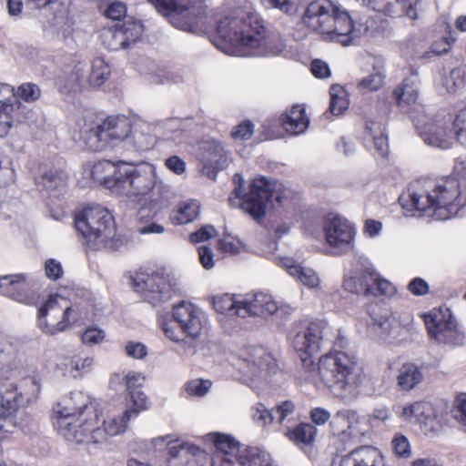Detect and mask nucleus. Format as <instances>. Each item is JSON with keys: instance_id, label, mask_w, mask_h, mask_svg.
<instances>
[{"instance_id": "c85d7f7f", "label": "nucleus", "mask_w": 466, "mask_h": 466, "mask_svg": "<svg viewBox=\"0 0 466 466\" xmlns=\"http://www.w3.org/2000/svg\"><path fill=\"white\" fill-rule=\"evenodd\" d=\"M360 274L362 283H366L367 287L371 289V292H366V296H390L395 292L394 286L389 280L380 278L372 267L364 268Z\"/></svg>"}, {"instance_id": "79ce46f5", "label": "nucleus", "mask_w": 466, "mask_h": 466, "mask_svg": "<svg viewBox=\"0 0 466 466\" xmlns=\"http://www.w3.org/2000/svg\"><path fill=\"white\" fill-rule=\"evenodd\" d=\"M100 39L103 46L109 50L116 51L127 48L118 25L104 29L101 32Z\"/></svg>"}, {"instance_id": "c03bdc74", "label": "nucleus", "mask_w": 466, "mask_h": 466, "mask_svg": "<svg viewBox=\"0 0 466 466\" xmlns=\"http://www.w3.org/2000/svg\"><path fill=\"white\" fill-rule=\"evenodd\" d=\"M427 403L428 402L425 401L407 403L405 405L399 406L396 413L403 420L419 422L420 417L423 415Z\"/></svg>"}, {"instance_id": "7ed1b4c3", "label": "nucleus", "mask_w": 466, "mask_h": 466, "mask_svg": "<svg viewBox=\"0 0 466 466\" xmlns=\"http://www.w3.org/2000/svg\"><path fill=\"white\" fill-rule=\"evenodd\" d=\"M410 198V206L419 216L446 220L466 207V181L460 183L455 178H448L431 192H412Z\"/></svg>"}, {"instance_id": "dca6fc26", "label": "nucleus", "mask_w": 466, "mask_h": 466, "mask_svg": "<svg viewBox=\"0 0 466 466\" xmlns=\"http://www.w3.org/2000/svg\"><path fill=\"white\" fill-rule=\"evenodd\" d=\"M452 121L451 116L438 117L421 127L417 125V128L427 145L447 149L451 147L453 140Z\"/></svg>"}, {"instance_id": "0e129e2a", "label": "nucleus", "mask_w": 466, "mask_h": 466, "mask_svg": "<svg viewBox=\"0 0 466 466\" xmlns=\"http://www.w3.org/2000/svg\"><path fill=\"white\" fill-rule=\"evenodd\" d=\"M212 382L210 380H194L187 384V392L191 396H204L211 388Z\"/></svg>"}, {"instance_id": "f8f14e48", "label": "nucleus", "mask_w": 466, "mask_h": 466, "mask_svg": "<svg viewBox=\"0 0 466 466\" xmlns=\"http://www.w3.org/2000/svg\"><path fill=\"white\" fill-rule=\"evenodd\" d=\"M329 329V327L326 321H315L309 323L304 331L299 332L294 337L293 347L306 368L313 365L314 355L320 350L324 342L329 339L326 338Z\"/></svg>"}, {"instance_id": "c756f323", "label": "nucleus", "mask_w": 466, "mask_h": 466, "mask_svg": "<svg viewBox=\"0 0 466 466\" xmlns=\"http://www.w3.org/2000/svg\"><path fill=\"white\" fill-rule=\"evenodd\" d=\"M280 123L286 132L299 135L308 128L309 119L305 114V108L300 105H295L280 116Z\"/></svg>"}, {"instance_id": "a211bd4d", "label": "nucleus", "mask_w": 466, "mask_h": 466, "mask_svg": "<svg viewBox=\"0 0 466 466\" xmlns=\"http://www.w3.org/2000/svg\"><path fill=\"white\" fill-rule=\"evenodd\" d=\"M54 411L56 417L91 415L94 418L98 413L96 401L83 391L71 392L56 404Z\"/></svg>"}, {"instance_id": "58836bf2", "label": "nucleus", "mask_w": 466, "mask_h": 466, "mask_svg": "<svg viewBox=\"0 0 466 466\" xmlns=\"http://www.w3.org/2000/svg\"><path fill=\"white\" fill-rule=\"evenodd\" d=\"M118 27L123 35L127 48L139 40L144 32L141 22L132 18H128L122 25H118Z\"/></svg>"}, {"instance_id": "6e6552de", "label": "nucleus", "mask_w": 466, "mask_h": 466, "mask_svg": "<svg viewBox=\"0 0 466 466\" xmlns=\"http://www.w3.org/2000/svg\"><path fill=\"white\" fill-rule=\"evenodd\" d=\"M156 10L177 28L195 32L202 14L200 5L192 0H148Z\"/></svg>"}, {"instance_id": "09e8293b", "label": "nucleus", "mask_w": 466, "mask_h": 466, "mask_svg": "<svg viewBox=\"0 0 466 466\" xmlns=\"http://www.w3.org/2000/svg\"><path fill=\"white\" fill-rule=\"evenodd\" d=\"M399 105H410L416 102L418 91L413 87V83L409 79L404 80L401 86L394 91Z\"/></svg>"}, {"instance_id": "423d86ee", "label": "nucleus", "mask_w": 466, "mask_h": 466, "mask_svg": "<svg viewBox=\"0 0 466 466\" xmlns=\"http://www.w3.org/2000/svg\"><path fill=\"white\" fill-rule=\"evenodd\" d=\"M234 181L239 183L238 187L234 189L235 198L239 199L243 211L256 220H259L265 216L266 207L270 199H275L279 205H282L290 195V191L284 188L282 184L277 181L270 182L264 177L253 179L249 186V191L246 194H243L244 181L241 175L236 174Z\"/></svg>"}, {"instance_id": "f257e3e1", "label": "nucleus", "mask_w": 466, "mask_h": 466, "mask_svg": "<svg viewBox=\"0 0 466 466\" xmlns=\"http://www.w3.org/2000/svg\"><path fill=\"white\" fill-rule=\"evenodd\" d=\"M264 32L259 15L248 8L236 7L228 11L218 21L217 34L221 42L218 47L229 55L245 56L248 47H258Z\"/></svg>"}, {"instance_id": "de8ad7c7", "label": "nucleus", "mask_w": 466, "mask_h": 466, "mask_svg": "<svg viewBox=\"0 0 466 466\" xmlns=\"http://www.w3.org/2000/svg\"><path fill=\"white\" fill-rule=\"evenodd\" d=\"M251 417L253 421L260 427H267L276 421V416L273 410H269L262 403H257L251 409Z\"/></svg>"}, {"instance_id": "aec40b11", "label": "nucleus", "mask_w": 466, "mask_h": 466, "mask_svg": "<svg viewBox=\"0 0 466 466\" xmlns=\"http://www.w3.org/2000/svg\"><path fill=\"white\" fill-rule=\"evenodd\" d=\"M206 438L215 447V451L211 458V465L232 466L235 455L242 448L238 442L232 437L221 433H211L207 435Z\"/></svg>"}, {"instance_id": "c9c22d12", "label": "nucleus", "mask_w": 466, "mask_h": 466, "mask_svg": "<svg viewBox=\"0 0 466 466\" xmlns=\"http://www.w3.org/2000/svg\"><path fill=\"white\" fill-rule=\"evenodd\" d=\"M200 211V206L196 200L182 202L170 215L174 225H184L194 221Z\"/></svg>"}, {"instance_id": "4d7b16f0", "label": "nucleus", "mask_w": 466, "mask_h": 466, "mask_svg": "<svg viewBox=\"0 0 466 466\" xmlns=\"http://www.w3.org/2000/svg\"><path fill=\"white\" fill-rule=\"evenodd\" d=\"M383 79L381 73H372L359 82L358 88L362 92L376 91L383 86Z\"/></svg>"}, {"instance_id": "680f3d73", "label": "nucleus", "mask_w": 466, "mask_h": 466, "mask_svg": "<svg viewBox=\"0 0 466 466\" xmlns=\"http://www.w3.org/2000/svg\"><path fill=\"white\" fill-rule=\"evenodd\" d=\"M343 285L345 289L351 293L363 294L366 296V292H371V289L367 287V284H363L362 280H360V274L345 279Z\"/></svg>"}, {"instance_id": "ddd939ff", "label": "nucleus", "mask_w": 466, "mask_h": 466, "mask_svg": "<svg viewBox=\"0 0 466 466\" xmlns=\"http://www.w3.org/2000/svg\"><path fill=\"white\" fill-rule=\"evenodd\" d=\"M429 336L439 343L459 345L464 338L457 329L455 319L449 309H434L425 315Z\"/></svg>"}, {"instance_id": "052dcab7", "label": "nucleus", "mask_w": 466, "mask_h": 466, "mask_svg": "<svg viewBox=\"0 0 466 466\" xmlns=\"http://www.w3.org/2000/svg\"><path fill=\"white\" fill-rule=\"evenodd\" d=\"M276 416V421L283 423L286 420H290L295 411V404L291 400H285L273 409Z\"/></svg>"}, {"instance_id": "9b49d317", "label": "nucleus", "mask_w": 466, "mask_h": 466, "mask_svg": "<svg viewBox=\"0 0 466 466\" xmlns=\"http://www.w3.org/2000/svg\"><path fill=\"white\" fill-rule=\"evenodd\" d=\"M119 172L122 177L116 194L138 198L139 200L147 196L157 181L155 168L151 165L134 167L122 163Z\"/></svg>"}, {"instance_id": "2eb2a0df", "label": "nucleus", "mask_w": 466, "mask_h": 466, "mask_svg": "<svg viewBox=\"0 0 466 466\" xmlns=\"http://www.w3.org/2000/svg\"><path fill=\"white\" fill-rule=\"evenodd\" d=\"M99 414L92 418L91 415L81 417L82 431L66 429L68 425L62 422L63 437L68 442L76 444H85L86 446H96L106 442V432L99 426Z\"/></svg>"}, {"instance_id": "603ef678", "label": "nucleus", "mask_w": 466, "mask_h": 466, "mask_svg": "<svg viewBox=\"0 0 466 466\" xmlns=\"http://www.w3.org/2000/svg\"><path fill=\"white\" fill-rule=\"evenodd\" d=\"M24 390L20 393H15L13 397H16L19 406L24 402H30L36 398L40 391V385L35 379H27L24 381Z\"/></svg>"}, {"instance_id": "5701e85b", "label": "nucleus", "mask_w": 466, "mask_h": 466, "mask_svg": "<svg viewBox=\"0 0 466 466\" xmlns=\"http://www.w3.org/2000/svg\"><path fill=\"white\" fill-rule=\"evenodd\" d=\"M121 165L122 163L116 165L109 160H101L93 165L90 175L94 181L116 194L122 177L119 172Z\"/></svg>"}, {"instance_id": "e433bc0d", "label": "nucleus", "mask_w": 466, "mask_h": 466, "mask_svg": "<svg viewBox=\"0 0 466 466\" xmlns=\"http://www.w3.org/2000/svg\"><path fill=\"white\" fill-rule=\"evenodd\" d=\"M330 102L329 109L324 113L326 119H330V116H339L348 109L349 101L346 97V91L340 86H332L330 87Z\"/></svg>"}, {"instance_id": "e2e57ef3", "label": "nucleus", "mask_w": 466, "mask_h": 466, "mask_svg": "<svg viewBox=\"0 0 466 466\" xmlns=\"http://www.w3.org/2000/svg\"><path fill=\"white\" fill-rule=\"evenodd\" d=\"M254 133V124L249 120H245L236 126L231 132V137L235 140L249 139Z\"/></svg>"}, {"instance_id": "f704fd0d", "label": "nucleus", "mask_w": 466, "mask_h": 466, "mask_svg": "<svg viewBox=\"0 0 466 466\" xmlns=\"http://www.w3.org/2000/svg\"><path fill=\"white\" fill-rule=\"evenodd\" d=\"M397 385L402 390H411L423 380V373L419 366L412 362H406L399 369Z\"/></svg>"}, {"instance_id": "8fccbe9b", "label": "nucleus", "mask_w": 466, "mask_h": 466, "mask_svg": "<svg viewBox=\"0 0 466 466\" xmlns=\"http://www.w3.org/2000/svg\"><path fill=\"white\" fill-rule=\"evenodd\" d=\"M41 183L47 190H55L66 186V176L62 171L49 170L43 174Z\"/></svg>"}, {"instance_id": "a18cd8bd", "label": "nucleus", "mask_w": 466, "mask_h": 466, "mask_svg": "<svg viewBox=\"0 0 466 466\" xmlns=\"http://www.w3.org/2000/svg\"><path fill=\"white\" fill-rule=\"evenodd\" d=\"M239 301L240 300H236L230 295H224L214 299V308L218 312L222 314H229L232 310H235L237 315L245 318L243 308Z\"/></svg>"}, {"instance_id": "20e7f679", "label": "nucleus", "mask_w": 466, "mask_h": 466, "mask_svg": "<svg viewBox=\"0 0 466 466\" xmlns=\"http://www.w3.org/2000/svg\"><path fill=\"white\" fill-rule=\"evenodd\" d=\"M75 227L91 248L111 250L118 248L114 218L99 205L88 206L77 212L75 215Z\"/></svg>"}, {"instance_id": "774afa93", "label": "nucleus", "mask_w": 466, "mask_h": 466, "mask_svg": "<svg viewBox=\"0 0 466 466\" xmlns=\"http://www.w3.org/2000/svg\"><path fill=\"white\" fill-rule=\"evenodd\" d=\"M240 241L235 239L231 236H227L218 240L217 248L222 252L229 254H237L240 250Z\"/></svg>"}, {"instance_id": "864d4df0", "label": "nucleus", "mask_w": 466, "mask_h": 466, "mask_svg": "<svg viewBox=\"0 0 466 466\" xmlns=\"http://www.w3.org/2000/svg\"><path fill=\"white\" fill-rule=\"evenodd\" d=\"M453 139L466 147V108L459 112L452 121Z\"/></svg>"}, {"instance_id": "bb28decb", "label": "nucleus", "mask_w": 466, "mask_h": 466, "mask_svg": "<svg viewBox=\"0 0 466 466\" xmlns=\"http://www.w3.org/2000/svg\"><path fill=\"white\" fill-rule=\"evenodd\" d=\"M243 314L248 315H272L279 310L277 303L268 294L258 292L251 298L240 299Z\"/></svg>"}, {"instance_id": "72a5a7b5", "label": "nucleus", "mask_w": 466, "mask_h": 466, "mask_svg": "<svg viewBox=\"0 0 466 466\" xmlns=\"http://www.w3.org/2000/svg\"><path fill=\"white\" fill-rule=\"evenodd\" d=\"M146 377L141 373L129 372L126 376V384L130 400L133 403L132 408L138 410V411L144 410L147 408V398L146 394L140 390V388L145 384Z\"/></svg>"}, {"instance_id": "69168bd1", "label": "nucleus", "mask_w": 466, "mask_h": 466, "mask_svg": "<svg viewBox=\"0 0 466 466\" xmlns=\"http://www.w3.org/2000/svg\"><path fill=\"white\" fill-rule=\"evenodd\" d=\"M45 274L52 280L61 279L64 274L61 263L55 258H48L45 262Z\"/></svg>"}, {"instance_id": "1a4fd4ad", "label": "nucleus", "mask_w": 466, "mask_h": 466, "mask_svg": "<svg viewBox=\"0 0 466 466\" xmlns=\"http://www.w3.org/2000/svg\"><path fill=\"white\" fill-rule=\"evenodd\" d=\"M131 133V122L124 116H108L87 133L86 140L91 150L101 151L108 146L126 142Z\"/></svg>"}, {"instance_id": "338daca9", "label": "nucleus", "mask_w": 466, "mask_h": 466, "mask_svg": "<svg viewBox=\"0 0 466 466\" xmlns=\"http://www.w3.org/2000/svg\"><path fill=\"white\" fill-rule=\"evenodd\" d=\"M82 341L86 345H96L102 342L105 339V331L98 328H88L82 334Z\"/></svg>"}, {"instance_id": "5fc2aeb1", "label": "nucleus", "mask_w": 466, "mask_h": 466, "mask_svg": "<svg viewBox=\"0 0 466 466\" xmlns=\"http://www.w3.org/2000/svg\"><path fill=\"white\" fill-rule=\"evenodd\" d=\"M17 109L18 107H14L12 105H7L5 107H3V105L0 106V137H5L9 132Z\"/></svg>"}, {"instance_id": "9d476101", "label": "nucleus", "mask_w": 466, "mask_h": 466, "mask_svg": "<svg viewBox=\"0 0 466 466\" xmlns=\"http://www.w3.org/2000/svg\"><path fill=\"white\" fill-rule=\"evenodd\" d=\"M73 309L68 300L60 295H51L38 310V326L46 334L64 331L71 321Z\"/></svg>"}, {"instance_id": "4be33fe9", "label": "nucleus", "mask_w": 466, "mask_h": 466, "mask_svg": "<svg viewBox=\"0 0 466 466\" xmlns=\"http://www.w3.org/2000/svg\"><path fill=\"white\" fill-rule=\"evenodd\" d=\"M361 5L370 6L374 10H383L391 16L407 15L410 19L417 18L415 5L417 0H356Z\"/></svg>"}, {"instance_id": "2f4dec72", "label": "nucleus", "mask_w": 466, "mask_h": 466, "mask_svg": "<svg viewBox=\"0 0 466 466\" xmlns=\"http://www.w3.org/2000/svg\"><path fill=\"white\" fill-rule=\"evenodd\" d=\"M172 195L169 186L157 179L150 191L145 197V205L156 214L169 206Z\"/></svg>"}, {"instance_id": "393cba45", "label": "nucleus", "mask_w": 466, "mask_h": 466, "mask_svg": "<svg viewBox=\"0 0 466 466\" xmlns=\"http://www.w3.org/2000/svg\"><path fill=\"white\" fill-rule=\"evenodd\" d=\"M358 415L354 410H341L333 416L329 425L335 436L342 441H347L358 436Z\"/></svg>"}, {"instance_id": "b1692460", "label": "nucleus", "mask_w": 466, "mask_h": 466, "mask_svg": "<svg viewBox=\"0 0 466 466\" xmlns=\"http://www.w3.org/2000/svg\"><path fill=\"white\" fill-rule=\"evenodd\" d=\"M250 367V373L259 376L261 373L269 374L275 372L277 362L274 357L263 347H250L248 349L245 359Z\"/></svg>"}, {"instance_id": "a878e982", "label": "nucleus", "mask_w": 466, "mask_h": 466, "mask_svg": "<svg viewBox=\"0 0 466 466\" xmlns=\"http://www.w3.org/2000/svg\"><path fill=\"white\" fill-rule=\"evenodd\" d=\"M167 441L169 457L167 459L168 466H176V461H183L186 457L192 458L199 453V447L188 443L181 442L178 440H172L169 435L159 437L153 440V443L157 446L158 443Z\"/></svg>"}, {"instance_id": "6ab92c4d", "label": "nucleus", "mask_w": 466, "mask_h": 466, "mask_svg": "<svg viewBox=\"0 0 466 466\" xmlns=\"http://www.w3.org/2000/svg\"><path fill=\"white\" fill-rule=\"evenodd\" d=\"M200 159L202 173L210 179H216L219 170L227 167L228 158L223 145L216 140L205 142L201 147Z\"/></svg>"}, {"instance_id": "cd10ccee", "label": "nucleus", "mask_w": 466, "mask_h": 466, "mask_svg": "<svg viewBox=\"0 0 466 466\" xmlns=\"http://www.w3.org/2000/svg\"><path fill=\"white\" fill-rule=\"evenodd\" d=\"M266 29L264 28V32L258 36L259 38L258 47H248V50L245 52L246 56L268 55L278 56L282 53L286 45L280 34L279 32L272 31L267 35H264Z\"/></svg>"}, {"instance_id": "13d9d810", "label": "nucleus", "mask_w": 466, "mask_h": 466, "mask_svg": "<svg viewBox=\"0 0 466 466\" xmlns=\"http://www.w3.org/2000/svg\"><path fill=\"white\" fill-rule=\"evenodd\" d=\"M40 88L32 83H25L17 89V97L24 99L26 102H34L40 96Z\"/></svg>"}, {"instance_id": "37998d69", "label": "nucleus", "mask_w": 466, "mask_h": 466, "mask_svg": "<svg viewBox=\"0 0 466 466\" xmlns=\"http://www.w3.org/2000/svg\"><path fill=\"white\" fill-rule=\"evenodd\" d=\"M110 67L101 57L92 61L91 72L88 76L89 84L93 86H102L110 75Z\"/></svg>"}, {"instance_id": "49530a36", "label": "nucleus", "mask_w": 466, "mask_h": 466, "mask_svg": "<svg viewBox=\"0 0 466 466\" xmlns=\"http://www.w3.org/2000/svg\"><path fill=\"white\" fill-rule=\"evenodd\" d=\"M125 146L137 151H146L153 146V138L137 129L131 130L125 142Z\"/></svg>"}, {"instance_id": "412c9836", "label": "nucleus", "mask_w": 466, "mask_h": 466, "mask_svg": "<svg viewBox=\"0 0 466 466\" xmlns=\"http://www.w3.org/2000/svg\"><path fill=\"white\" fill-rule=\"evenodd\" d=\"M0 293L14 300L25 304H33L34 296L24 275H7L0 277Z\"/></svg>"}, {"instance_id": "39448f33", "label": "nucleus", "mask_w": 466, "mask_h": 466, "mask_svg": "<svg viewBox=\"0 0 466 466\" xmlns=\"http://www.w3.org/2000/svg\"><path fill=\"white\" fill-rule=\"evenodd\" d=\"M357 363L353 356L337 351L319 360V375L330 391L339 398L351 395L358 385Z\"/></svg>"}, {"instance_id": "f3484780", "label": "nucleus", "mask_w": 466, "mask_h": 466, "mask_svg": "<svg viewBox=\"0 0 466 466\" xmlns=\"http://www.w3.org/2000/svg\"><path fill=\"white\" fill-rule=\"evenodd\" d=\"M323 230L325 239L331 248L345 251L351 247L355 231L347 219L330 215L324 222Z\"/></svg>"}, {"instance_id": "3c124183", "label": "nucleus", "mask_w": 466, "mask_h": 466, "mask_svg": "<svg viewBox=\"0 0 466 466\" xmlns=\"http://www.w3.org/2000/svg\"><path fill=\"white\" fill-rule=\"evenodd\" d=\"M391 448L393 453L398 458L408 459L411 457V447L408 438L401 434L396 433L391 441Z\"/></svg>"}, {"instance_id": "a19ab883", "label": "nucleus", "mask_w": 466, "mask_h": 466, "mask_svg": "<svg viewBox=\"0 0 466 466\" xmlns=\"http://www.w3.org/2000/svg\"><path fill=\"white\" fill-rule=\"evenodd\" d=\"M426 434H437L441 430V420L431 403H427L419 422Z\"/></svg>"}, {"instance_id": "0eeeda50", "label": "nucleus", "mask_w": 466, "mask_h": 466, "mask_svg": "<svg viewBox=\"0 0 466 466\" xmlns=\"http://www.w3.org/2000/svg\"><path fill=\"white\" fill-rule=\"evenodd\" d=\"M173 319V321L163 323L164 333L195 353L196 339L203 328L202 312L191 303L182 301L174 307Z\"/></svg>"}, {"instance_id": "f03ea898", "label": "nucleus", "mask_w": 466, "mask_h": 466, "mask_svg": "<svg viewBox=\"0 0 466 466\" xmlns=\"http://www.w3.org/2000/svg\"><path fill=\"white\" fill-rule=\"evenodd\" d=\"M302 21L306 26L320 34L324 40L349 46L358 36V30L348 12L340 10L329 0H315L307 6Z\"/></svg>"}, {"instance_id": "4c0bfd02", "label": "nucleus", "mask_w": 466, "mask_h": 466, "mask_svg": "<svg viewBox=\"0 0 466 466\" xmlns=\"http://www.w3.org/2000/svg\"><path fill=\"white\" fill-rule=\"evenodd\" d=\"M139 412L140 411H138V410L131 408L127 409L121 417H115L108 420H104L103 427L101 428L106 432V441H107L108 436H116L124 432L127 429V421L132 418L137 417Z\"/></svg>"}, {"instance_id": "6e6d98bb", "label": "nucleus", "mask_w": 466, "mask_h": 466, "mask_svg": "<svg viewBox=\"0 0 466 466\" xmlns=\"http://www.w3.org/2000/svg\"><path fill=\"white\" fill-rule=\"evenodd\" d=\"M19 404L16 397H4L0 394V420H12L18 410Z\"/></svg>"}, {"instance_id": "4468645a", "label": "nucleus", "mask_w": 466, "mask_h": 466, "mask_svg": "<svg viewBox=\"0 0 466 466\" xmlns=\"http://www.w3.org/2000/svg\"><path fill=\"white\" fill-rule=\"evenodd\" d=\"M134 287L153 306L171 298V286L162 274L137 273L134 278Z\"/></svg>"}, {"instance_id": "ea45409f", "label": "nucleus", "mask_w": 466, "mask_h": 466, "mask_svg": "<svg viewBox=\"0 0 466 466\" xmlns=\"http://www.w3.org/2000/svg\"><path fill=\"white\" fill-rule=\"evenodd\" d=\"M317 433L316 428L310 423H300L293 430H289L286 436L296 443L309 444L313 441Z\"/></svg>"}, {"instance_id": "7c9ffc66", "label": "nucleus", "mask_w": 466, "mask_h": 466, "mask_svg": "<svg viewBox=\"0 0 466 466\" xmlns=\"http://www.w3.org/2000/svg\"><path fill=\"white\" fill-rule=\"evenodd\" d=\"M280 266L307 288L316 289L319 286L320 279L312 268L301 267L289 258H282Z\"/></svg>"}, {"instance_id": "473e14b6", "label": "nucleus", "mask_w": 466, "mask_h": 466, "mask_svg": "<svg viewBox=\"0 0 466 466\" xmlns=\"http://www.w3.org/2000/svg\"><path fill=\"white\" fill-rule=\"evenodd\" d=\"M365 130L366 142L371 143L380 156L386 157L389 152V143L383 124L370 120L367 122Z\"/></svg>"}, {"instance_id": "bf43d9fd", "label": "nucleus", "mask_w": 466, "mask_h": 466, "mask_svg": "<svg viewBox=\"0 0 466 466\" xmlns=\"http://www.w3.org/2000/svg\"><path fill=\"white\" fill-rule=\"evenodd\" d=\"M3 107L7 105H12L14 107H18L20 102L17 97V94H15L14 88L7 84H0V106Z\"/></svg>"}]
</instances>
